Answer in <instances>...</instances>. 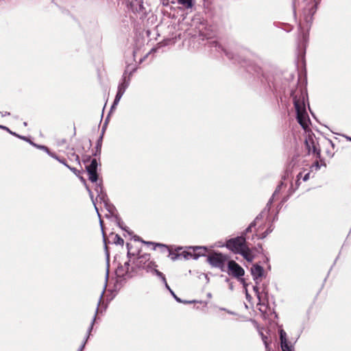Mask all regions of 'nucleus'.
Returning a JSON list of instances; mask_svg holds the SVG:
<instances>
[{"label": "nucleus", "instance_id": "obj_1", "mask_svg": "<svg viewBox=\"0 0 351 351\" xmlns=\"http://www.w3.org/2000/svg\"><path fill=\"white\" fill-rule=\"evenodd\" d=\"M306 93L300 90L293 94V104L297 113V120L300 125L306 130L308 128L310 119L306 112L305 99Z\"/></svg>", "mask_w": 351, "mask_h": 351}, {"label": "nucleus", "instance_id": "obj_2", "mask_svg": "<svg viewBox=\"0 0 351 351\" xmlns=\"http://www.w3.org/2000/svg\"><path fill=\"white\" fill-rule=\"evenodd\" d=\"M226 246L236 254H241L247 261H252L254 257L250 250L245 245V238L243 236L230 239L227 241Z\"/></svg>", "mask_w": 351, "mask_h": 351}, {"label": "nucleus", "instance_id": "obj_3", "mask_svg": "<svg viewBox=\"0 0 351 351\" xmlns=\"http://www.w3.org/2000/svg\"><path fill=\"white\" fill-rule=\"evenodd\" d=\"M136 258L134 261V264L137 268L145 269L147 271H151L154 266V263L150 261L149 254H145L139 255V252L136 253Z\"/></svg>", "mask_w": 351, "mask_h": 351}, {"label": "nucleus", "instance_id": "obj_4", "mask_svg": "<svg viewBox=\"0 0 351 351\" xmlns=\"http://www.w3.org/2000/svg\"><path fill=\"white\" fill-rule=\"evenodd\" d=\"M227 261V256L221 253H213L207 256V261L213 267L219 268L221 271H224L225 265Z\"/></svg>", "mask_w": 351, "mask_h": 351}, {"label": "nucleus", "instance_id": "obj_5", "mask_svg": "<svg viewBox=\"0 0 351 351\" xmlns=\"http://www.w3.org/2000/svg\"><path fill=\"white\" fill-rule=\"evenodd\" d=\"M305 145L308 154H313L317 158H320L321 150L319 147L318 143L312 135L309 134L306 138Z\"/></svg>", "mask_w": 351, "mask_h": 351}, {"label": "nucleus", "instance_id": "obj_6", "mask_svg": "<svg viewBox=\"0 0 351 351\" xmlns=\"http://www.w3.org/2000/svg\"><path fill=\"white\" fill-rule=\"evenodd\" d=\"M251 274L255 282V285L253 287L254 291L258 293V284L261 283L264 276V269L258 265H254L251 268Z\"/></svg>", "mask_w": 351, "mask_h": 351}, {"label": "nucleus", "instance_id": "obj_7", "mask_svg": "<svg viewBox=\"0 0 351 351\" xmlns=\"http://www.w3.org/2000/svg\"><path fill=\"white\" fill-rule=\"evenodd\" d=\"M229 274L232 276L240 278L244 276V269L234 261H229L228 263Z\"/></svg>", "mask_w": 351, "mask_h": 351}, {"label": "nucleus", "instance_id": "obj_8", "mask_svg": "<svg viewBox=\"0 0 351 351\" xmlns=\"http://www.w3.org/2000/svg\"><path fill=\"white\" fill-rule=\"evenodd\" d=\"M97 160L94 158L91 160L90 164L86 167L88 174V179L92 182H96L98 180V175L97 173Z\"/></svg>", "mask_w": 351, "mask_h": 351}, {"label": "nucleus", "instance_id": "obj_9", "mask_svg": "<svg viewBox=\"0 0 351 351\" xmlns=\"http://www.w3.org/2000/svg\"><path fill=\"white\" fill-rule=\"evenodd\" d=\"M106 287V285H105L104 289L102 291V292H101V295L99 296V302H98V304H97V308L95 310V313L94 317H93V320L91 322V324H90V326H89V328L88 329V334L86 335V337L84 343H82V345L80 347L78 351H82V350L84 349L88 339L89 338L90 333L91 330H93V327L94 323L95 322L97 315L98 313L99 306L100 305V303H101V302L102 300V298H103V296H104V292H105Z\"/></svg>", "mask_w": 351, "mask_h": 351}, {"label": "nucleus", "instance_id": "obj_10", "mask_svg": "<svg viewBox=\"0 0 351 351\" xmlns=\"http://www.w3.org/2000/svg\"><path fill=\"white\" fill-rule=\"evenodd\" d=\"M258 291V293L255 292V293L258 300V304H265V302L267 300V297L268 294L267 285L265 284L261 285V283H259Z\"/></svg>", "mask_w": 351, "mask_h": 351}, {"label": "nucleus", "instance_id": "obj_11", "mask_svg": "<svg viewBox=\"0 0 351 351\" xmlns=\"http://www.w3.org/2000/svg\"><path fill=\"white\" fill-rule=\"evenodd\" d=\"M191 248L193 250V254L187 252L186 255L184 256L185 258H193V259H197L199 256H205L207 252V249L205 247L196 246Z\"/></svg>", "mask_w": 351, "mask_h": 351}, {"label": "nucleus", "instance_id": "obj_12", "mask_svg": "<svg viewBox=\"0 0 351 351\" xmlns=\"http://www.w3.org/2000/svg\"><path fill=\"white\" fill-rule=\"evenodd\" d=\"M126 247L128 249L127 256L129 258V260L128 261L125 262L123 265V267H125V271L128 272V274H129L130 271H132L134 270L133 267H130V263L132 258H134L136 257V254L135 252L132 251V247L130 243H128L126 244Z\"/></svg>", "mask_w": 351, "mask_h": 351}, {"label": "nucleus", "instance_id": "obj_13", "mask_svg": "<svg viewBox=\"0 0 351 351\" xmlns=\"http://www.w3.org/2000/svg\"><path fill=\"white\" fill-rule=\"evenodd\" d=\"M178 3L184 9H192L195 4V0H178Z\"/></svg>", "mask_w": 351, "mask_h": 351}, {"label": "nucleus", "instance_id": "obj_14", "mask_svg": "<svg viewBox=\"0 0 351 351\" xmlns=\"http://www.w3.org/2000/svg\"><path fill=\"white\" fill-rule=\"evenodd\" d=\"M210 45H211L210 47H215L216 51H224V53H226V56L228 58H230V59L233 58V57L232 56V54L230 53H229V52H227L226 50L222 46H221L217 42L213 41V42L210 43Z\"/></svg>", "mask_w": 351, "mask_h": 351}, {"label": "nucleus", "instance_id": "obj_15", "mask_svg": "<svg viewBox=\"0 0 351 351\" xmlns=\"http://www.w3.org/2000/svg\"><path fill=\"white\" fill-rule=\"evenodd\" d=\"M128 85L129 82H126L125 78H123V82H121L118 86L117 93L123 96Z\"/></svg>", "mask_w": 351, "mask_h": 351}, {"label": "nucleus", "instance_id": "obj_16", "mask_svg": "<svg viewBox=\"0 0 351 351\" xmlns=\"http://www.w3.org/2000/svg\"><path fill=\"white\" fill-rule=\"evenodd\" d=\"M102 202H104V206L106 208V210L109 212V213L112 215H114L117 211L115 207L108 202L106 197H105L104 201Z\"/></svg>", "mask_w": 351, "mask_h": 351}, {"label": "nucleus", "instance_id": "obj_17", "mask_svg": "<svg viewBox=\"0 0 351 351\" xmlns=\"http://www.w3.org/2000/svg\"><path fill=\"white\" fill-rule=\"evenodd\" d=\"M265 210L263 211L261 213H260L256 217V219H254V221L253 222L251 223V224L249 226V227L246 229V233L248 232H251L252 231V228L255 227L259 222V221L261 219H263V213H264Z\"/></svg>", "mask_w": 351, "mask_h": 351}, {"label": "nucleus", "instance_id": "obj_18", "mask_svg": "<svg viewBox=\"0 0 351 351\" xmlns=\"http://www.w3.org/2000/svg\"><path fill=\"white\" fill-rule=\"evenodd\" d=\"M157 246L160 247L162 250L166 251L169 253V256H170V258L172 261H175L179 257L180 254H176L173 253H171V252L167 248V247L165 245L163 244H156Z\"/></svg>", "mask_w": 351, "mask_h": 351}, {"label": "nucleus", "instance_id": "obj_19", "mask_svg": "<svg viewBox=\"0 0 351 351\" xmlns=\"http://www.w3.org/2000/svg\"><path fill=\"white\" fill-rule=\"evenodd\" d=\"M95 190L97 192V197L100 199V200L104 201V198L106 197V195L103 192V188L101 184H96Z\"/></svg>", "mask_w": 351, "mask_h": 351}, {"label": "nucleus", "instance_id": "obj_20", "mask_svg": "<svg viewBox=\"0 0 351 351\" xmlns=\"http://www.w3.org/2000/svg\"><path fill=\"white\" fill-rule=\"evenodd\" d=\"M116 273L119 277H125L128 274L122 265L117 267Z\"/></svg>", "mask_w": 351, "mask_h": 351}, {"label": "nucleus", "instance_id": "obj_21", "mask_svg": "<svg viewBox=\"0 0 351 351\" xmlns=\"http://www.w3.org/2000/svg\"><path fill=\"white\" fill-rule=\"evenodd\" d=\"M156 265H154V266L152 267L151 271H149V272H152L153 274L156 275L158 277L161 278L162 282H165L166 278H165V275L162 272H160V271L156 269Z\"/></svg>", "mask_w": 351, "mask_h": 351}, {"label": "nucleus", "instance_id": "obj_22", "mask_svg": "<svg viewBox=\"0 0 351 351\" xmlns=\"http://www.w3.org/2000/svg\"><path fill=\"white\" fill-rule=\"evenodd\" d=\"M279 332L281 346L287 343L288 341L287 338V333L285 332V331L282 329H280Z\"/></svg>", "mask_w": 351, "mask_h": 351}, {"label": "nucleus", "instance_id": "obj_23", "mask_svg": "<svg viewBox=\"0 0 351 351\" xmlns=\"http://www.w3.org/2000/svg\"><path fill=\"white\" fill-rule=\"evenodd\" d=\"M114 243L115 244L123 245L124 243V241L119 234H115L114 238Z\"/></svg>", "mask_w": 351, "mask_h": 351}, {"label": "nucleus", "instance_id": "obj_24", "mask_svg": "<svg viewBox=\"0 0 351 351\" xmlns=\"http://www.w3.org/2000/svg\"><path fill=\"white\" fill-rule=\"evenodd\" d=\"M121 97H122V95L117 93L115 99L114 100V102L111 106V110H112L114 108H115V106L119 104Z\"/></svg>", "mask_w": 351, "mask_h": 351}, {"label": "nucleus", "instance_id": "obj_25", "mask_svg": "<svg viewBox=\"0 0 351 351\" xmlns=\"http://www.w3.org/2000/svg\"><path fill=\"white\" fill-rule=\"evenodd\" d=\"M86 189H87L88 192V194H89V195H90V198H91V199H92V201H93V204H94V206H95V208L96 211H97V214H98V216H99V217H100V215H99V212H98V209H97V206H96V204H95V200H94V199H93V192L91 191V190H90V189L87 186H86Z\"/></svg>", "mask_w": 351, "mask_h": 351}, {"label": "nucleus", "instance_id": "obj_26", "mask_svg": "<svg viewBox=\"0 0 351 351\" xmlns=\"http://www.w3.org/2000/svg\"><path fill=\"white\" fill-rule=\"evenodd\" d=\"M281 348L282 351H293L292 346L289 345V343H286L281 346Z\"/></svg>", "mask_w": 351, "mask_h": 351}, {"label": "nucleus", "instance_id": "obj_27", "mask_svg": "<svg viewBox=\"0 0 351 351\" xmlns=\"http://www.w3.org/2000/svg\"><path fill=\"white\" fill-rule=\"evenodd\" d=\"M273 230V228H271V226L268 228V229L265 232H263L261 236H260V239H264L265 238L270 232H271Z\"/></svg>", "mask_w": 351, "mask_h": 351}, {"label": "nucleus", "instance_id": "obj_28", "mask_svg": "<svg viewBox=\"0 0 351 351\" xmlns=\"http://www.w3.org/2000/svg\"><path fill=\"white\" fill-rule=\"evenodd\" d=\"M66 167L73 172L77 176L80 177V171L74 167H71L69 165H66Z\"/></svg>", "mask_w": 351, "mask_h": 351}, {"label": "nucleus", "instance_id": "obj_29", "mask_svg": "<svg viewBox=\"0 0 351 351\" xmlns=\"http://www.w3.org/2000/svg\"><path fill=\"white\" fill-rule=\"evenodd\" d=\"M276 193V191H275V193H274V195H274ZM273 198H274V196H272V197L269 199V200L268 203L267 204V206H266V208H265V209H267V212H269V209H270V205H271V204H272V202H273Z\"/></svg>", "mask_w": 351, "mask_h": 351}, {"label": "nucleus", "instance_id": "obj_30", "mask_svg": "<svg viewBox=\"0 0 351 351\" xmlns=\"http://www.w3.org/2000/svg\"><path fill=\"white\" fill-rule=\"evenodd\" d=\"M262 339H263V341L264 342V344L265 346V348L267 350V351H269V346H268V343L267 341V337L266 336H264L263 334H262Z\"/></svg>", "mask_w": 351, "mask_h": 351}, {"label": "nucleus", "instance_id": "obj_31", "mask_svg": "<svg viewBox=\"0 0 351 351\" xmlns=\"http://www.w3.org/2000/svg\"><path fill=\"white\" fill-rule=\"evenodd\" d=\"M117 224L118 226L123 230H126L125 228L123 226V222L121 221L120 219L117 217Z\"/></svg>", "mask_w": 351, "mask_h": 351}, {"label": "nucleus", "instance_id": "obj_32", "mask_svg": "<svg viewBox=\"0 0 351 351\" xmlns=\"http://www.w3.org/2000/svg\"><path fill=\"white\" fill-rule=\"evenodd\" d=\"M101 141H102V136H101L100 138L98 140L97 144V149H99V151L101 150Z\"/></svg>", "mask_w": 351, "mask_h": 351}, {"label": "nucleus", "instance_id": "obj_33", "mask_svg": "<svg viewBox=\"0 0 351 351\" xmlns=\"http://www.w3.org/2000/svg\"><path fill=\"white\" fill-rule=\"evenodd\" d=\"M49 156H51V157H53V158L56 159L57 160H59V158L58 156H56L55 154L53 153H51L49 151V153H47Z\"/></svg>", "mask_w": 351, "mask_h": 351}, {"label": "nucleus", "instance_id": "obj_34", "mask_svg": "<svg viewBox=\"0 0 351 351\" xmlns=\"http://www.w3.org/2000/svg\"><path fill=\"white\" fill-rule=\"evenodd\" d=\"M38 147H39L41 149L45 150L47 153H49V149L47 147H45L44 145H39V146H38Z\"/></svg>", "mask_w": 351, "mask_h": 351}, {"label": "nucleus", "instance_id": "obj_35", "mask_svg": "<svg viewBox=\"0 0 351 351\" xmlns=\"http://www.w3.org/2000/svg\"><path fill=\"white\" fill-rule=\"evenodd\" d=\"M73 156L75 158V160L77 162L78 164H80V157L78 155L75 154H73Z\"/></svg>", "mask_w": 351, "mask_h": 351}, {"label": "nucleus", "instance_id": "obj_36", "mask_svg": "<svg viewBox=\"0 0 351 351\" xmlns=\"http://www.w3.org/2000/svg\"><path fill=\"white\" fill-rule=\"evenodd\" d=\"M309 177H310V173H306L304 175V176L303 177V181H304V182L307 181L309 179Z\"/></svg>", "mask_w": 351, "mask_h": 351}, {"label": "nucleus", "instance_id": "obj_37", "mask_svg": "<svg viewBox=\"0 0 351 351\" xmlns=\"http://www.w3.org/2000/svg\"><path fill=\"white\" fill-rule=\"evenodd\" d=\"M8 132H9L10 134H12L16 136V134L14 132H12V131H10V130H9V131H8ZM17 136H18V137H19V138H22V139L26 140V138H25V136H19V135H17Z\"/></svg>", "mask_w": 351, "mask_h": 351}, {"label": "nucleus", "instance_id": "obj_38", "mask_svg": "<svg viewBox=\"0 0 351 351\" xmlns=\"http://www.w3.org/2000/svg\"><path fill=\"white\" fill-rule=\"evenodd\" d=\"M173 297L175 298V300L178 302H182L180 298H179L175 293H173Z\"/></svg>", "mask_w": 351, "mask_h": 351}, {"label": "nucleus", "instance_id": "obj_39", "mask_svg": "<svg viewBox=\"0 0 351 351\" xmlns=\"http://www.w3.org/2000/svg\"><path fill=\"white\" fill-rule=\"evenodd\" d=\"M58 161H59L60 163L63 164V165H64V166H66V165H68L66 164V162H65V160H62V159L59 158Z\"/></svg>", "mask_w": 351, "mask_h": 351}, {"label": "nucleus", "instance_id": "obj_40", "mask_svg": "<svg viewBox=\"0 0 351 351\" xmlns=\"http://www.w3.org/2000/svg\"><path fill=\"white\" fill-rule=\"evenodd\" d=\"M314 166L315 167L316 169H319L320 168V166L319 165V162L317 161H316L315 163H314Z\"/></svg>", "mask_w": 351, "mask_h": 351}, {"label": "nucleus", "instance_id": "obj_41", "mask_svg": "<svg viewBox=\"0 0 351 351\" xmlns=\"http://www.w3.org/2000/svg\"><path fill=\"white\" fill-rule=\"evenodd\" d=\"M163 283L165 284V287L168 289V290H170L171 288L169 287V286L168 285L167 282V280H165V282H163Z\"/></svg>", "mask_w": 351, "mask_h": 351}, {"label": "nucleus", "instance_id": "obj_42", "mask_svg": "<svg viewBox=\"0 0 351 351\" xmlns=\"http://www.w3.org/2000/svg\"><path fill=\"white\" fill-rule=\"evenodd\" d=\"M0 128H2L3 130H7V131H9V128H8L5 126L0 125Z\"/></svg>", "mask_w": 351, "mask_h": 351}, {"label": "nucleus", "instance_id": "obj_43", "mask_svg": "<svg viewBox=\"0 0 351 351\" xmlns=\"http://www.w3.org/2000/svg\"><path fill=\"white\" fill-rule=\"evenodd\" d=\"M81 181L83 182V183L86 186V180L84 179L83 177H80Z\"/></svg>", "mask_w": 351, "mask_h": 351}, {"label": "nucleus", "instance_id": "obj_44", "mask_svg": "<svg viewBox=\"0 0 351 351\" xmlns=\"http://www.w3.org/2000/svg\"><path fill=\"white\" fill-rule=\"evenodd\" d=\"M142 242H143L144 243L147 244V245H154V244L152 242H145V241H142Z\"/></svg>", "mask_w": 351, "mask_h": 351}, {"label": "nucleus", "instance_id": "obj_45", "mask_svg": "<svg viewBox=\"0 0 351 351\" xmlns=\"http://www.w3.org/2000/svg\"><path fill=\"white\" fill-rule=\"evenodd\" d=\"M100 226H101V230H103V221L101 219H100ZM102 232H104V230H102Z\"/></svg>", "mask_w": 351, "mask_h": 351}, {"label": "nucleus", "instance_id": "obj_46", "mask_svg": "<svg viewBox=\"0 0 351 351\" xmlns=\"http://www.w3.org/2000/svg\"><path fill=\"white\" fill-rule=\"evenodd\" d=\"M241 281L243 282V286H244V287H245V286H246V284L245 283L244 279L241 278Z\"/></svg>", "mask_w": 351, "mask_h": 351}, {"label": "nucleus", "instance_id": "obj_47", "mask_svg": "<svg viewBox=\"0 0 351 351\" xmlns=\"http://www.w3.org/2000/svg\"><path fill=\"white\" fill-rule=\"evenodd\" d=\"M301 175H302V173H300L298 175V180H297V182H298V181H299V180H300V177L301 176Z\"/></svg>", "mask_w": 351, "mask_h": 351}, {"label": "nucleus", "instance_id": "obj_48", "mask_svg": "<svg viewBox=\"0 0 351 351\" xmlns=\"http://www.w3.org/2000/svg\"><path fill=\"white\" fill-rule=\"evenodd\" d=\"M108 277V270H107V272H106V281H107Z\"/></svg>", "mask_w": 351, "mask_h": 351}, {"label": "nucleus", "instance_id": "obj_49", "mask_svg": "<svg viewBox=\"0 0 351 351\" xmlns=\"http://www.w3.org/2000/svg\"><path fill=\"white\" fill-rule=\"evenodd\" d=\"M139 238L136 236L134 237V241H138Z\"/></svg>", "mask_w": 351, "mask_h": 351}, {"label": "nucleus", "instance_id": "obj_50", "mask_svg": "<svg viewBox=\"0 0 351 351\" xmlns=\"http://www.w3.org/2000/svg\"><path fill=\"white\" fill-rule=\"evenodd\" d=\"M5 115H10V112H5V114H3V116H5Z\"/></svg>", "mask_w": 351, "mask_h": 351}, {"label": "nucleus", "instance_id": "obj_51", "mask_svg": "<svg viewBox=\"0 0 351 351\" xmlns=\"http://www.w3.org/2000/svg\"><path fill=\"white\" fill-rule=\"evenodd\" d=\"M169 291H170V293H171V295H173V294L174 293V292H173L171 289H170V290H169Z\"/></svg>", "mask_w": 351, "mask_h": 351}, {"label": "nucleus", "instance_id": "obj_52", "mask_svg": "<svg viewBox=\"0 0 351 351\" xmlns=\"http://www.w3.org/2000/svg\"><path fill=\"white\" fill-rule=\"evenodd\" d=\"M246 297H247H247H249V295H248V293H247V290H246Z\"/></svg>", "mask_w": 351, "mask_h": 351}, {"label": "nucleus", "instance_id": "obj_53", "mask_svg": "<svg viewBox=\"0 0 351 351\" xmlns=\"http://www.w3.org/2000/svg\"><path fill=\"white\" fill-rule=\"evenodd\" d=\"M23 125H24L25 126H26L27 124V123H26V122H24V123H23Z\"/></svg>", "mask_w": 351, "mask_h": 351}, {"label": "nucleus", "instance_id": "obj_54", "mask_svg": "<svg viewBox=\"0 0 351 351\" xmlns=\"http://www.w3.org/2000/svg\"><path fill=\"white\" fill-rule=\"evenodd\" d=\"M191 302L185 301L184 303H191Z\"/></svg>", "mask_w": 351, "mask_h": 351}, {"label": "nucleus", "instance_id": "obj_55", "mask_svg": "<svg viewBox=\"0 0 351 351\" xmlns=\"http://www.w3.org/2000/svg\"><path fill=\"white\" fill-rule=\"evenodd\" d=\"M259 230H260V226L258 227V228L257 229L256 231L258 232V231H259Z\"/></svg>", "mask_w": 351, "mask_h": 351}, {"label": "nucleus", "instance_id": "obj_56", "mask_svg": "<svg viewBox=\"0 0 351 351\" xmlns=\"http://www.w3.org/2000/svg\"><path fill=\"white\" fill-rule=\"evenodd\" d=\"M349 139L351 141V138H349Z\"/></svg>", "mask_w": 351, "mask_h": 351}]
</instances>
